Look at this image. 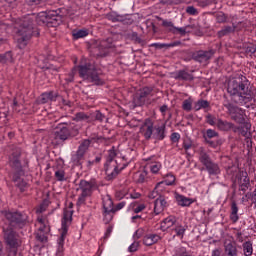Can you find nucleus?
Returning <instances> with one entry per match:
<instances>
[{
    "mask_svg": "<svg viewBox=\"0 0 256 256\" xmlns=\"http://www.w3.org/2000/svg\"><path fill=\"white\" fill-rule=\"evenodd\" d=\"M99 189V185L97 184V180L92 179L90 181L81 180L79 182L78 190L81 191L80 196L78 197V205H83L85 201H87V197H91L93 195V191Z\"/></svg>",
    "mask_w": 256,
    "mask_h": 256,
    "instance_id": "423d86ee",
    "label": "nucleus"
},
{
    "mask_svg": "<svg viewBox=\"0 0 256 256\" xmlns=\"http://www.w3.org/2000/svg\"><path fill=\"white\" fill-rule=\"evenodd\" d=\"M73 221V209L66 208L64 209L63 217H62V227L60 229V238L58 239V248L56 251V256H63V247L65 245V237H67V233L69 231V227Z\"/></svg>",
    "mask_w": 256,
    "mask_h": 256,
    "instance_id": "7ed1b4c3",
    "label": "nucleus"
},
{
    "mask_svg": "<svg viewBox=\"0 0 256 256\" xmlns=\"http://www.w3.org/2000/svg\"><path fill=\"white\" fill-rule=\"evenodd\" d=\"M162 25L165 27V29H168L171 33H174L175 30V25L173 22L168 21V20H163Z\"/></svg>",
    "mask_w": 256,
    "mask_h": 256,
    "instance_id": "c03bdc74",
    "label": "nucleus"
},
{
    "mask_svg": "<svg viewBox=\"0 0 256 256\" xmlns=\"http://www.w3.org/2000/svg\"><path fill=\"white\" fill-rule=\"evenodd\" d=\"M161 241V236L159 234H146L143 238L144 245L148 247L151 245H155V243H159Z\"/></svg>",
    "mask_w": 256,
    "mask_h": 256,
    "instance_id": "aec40b11",
    "label": "nucleus"
},
{
    "mask_svg": "<svg viewBox=\"0 0 256 256\" xmlns=\"http://www.w3.org/2000/svg\"><path fill=\"white\" fill-rule=\"evenodd\" d=\"M87 35H89L87 29H81L73 33L75 39H83V37H87Z\"/></svg>",
    "mask_w": 256,
    "mask_h": 256,
    "instance_id": "a19ab883",
    "label": "nucleus"
},
{
    "mask_svg": "<svg viewBox=\"0 0 256 256\" xmlns=\"http://www.w3.org/2000/svg\"><path fill=\"white\" fill-rule=\"evenodd\" d=\"M154 130H155V127L153 126V120L149 118L146 119L140 127L141 135H143V137L147 140L153 137Z\"/></svg>",
    "mask_w": 256,
    "mask_h": 256,
    "instance_id": "ddd939ff",
    "label": "nucleus"
},
{
    "mask_svg": "<svg viewBox=\"0 0 256 256\" xmlns=\"http://www.w3.org/2000/svg\"><path fill=\"white\" fill-rule=\"evenodd\" d=\"M115 157H117V153H115V150H109L108 159L105 166V171L108 177H117V175H119V171L127 167V164L121 166L119 164V160H115Z\"/></svg>",
    "mask_w": 256,
    "mask_h": 256,
    "instance_id": "0eeeda50",
    "label": "nucleus"
},
{
    "mask_svg": "<svg viewBox=\"0 0 256 256\" xmlns=\"http://www.w3.org/2000/svg\"><path fill=\"white\" fill-rule=\"evenodd\" d=\"M137 249H139V242H137V241H135L128 247V250L130 251V253H135V251H137Z\"/></svg>",
    "mask_w": 256,
    "mask_h": 256,
    "instance_id": "de8ad7c7",
    "label": "nucleus"
},
{
    "mask_svg": "<svg viewBox=\"0 0 256 256\" xmlns=\"http://www.w3.org/2000/svg\"><path fill=\"white\" fill-rule=\"evenodd\" d=\"M51 101H57V93H54V92L43 93L40 96L38 103H41L42 105H44V103H51Z\"/></svg>",
    "mask_w": 256,
    "mask_h": 256,
    "instance_id": "412c9836",
    "label": "nucleus"
},
{
    "mask_svg": "<svg viewBox=\"0 0 256 256\" xmlns=\"http://www.w3.org/2000/svg\"><path fill=\"white\" fill-rule=\"evenodd\" d=\"M103 209L106 215H109V213H113L115 211V207L113 206V200L111 199V196L108 195L103 198Z\"/></svg>",
    "mask_w": 256,
    "mask_h": 256,
    "instance_id": "4be33fe9",
    "label": "nucleus"
},
{
    "mask_svg": "<svg viewBox=\"0 0 256 256\" xmlns=\"http://www.w3.org/2000/svg\"><path fill=\"white\" fill-rule=\"evenodd\" d=\"M252 201L256 204V189L253 191Z\"/></svg>",
    "mask_w": 256,
    "mask_h": 256,
    "instance_id": "774afa93",
    "label": "nucleus"
},
{
    "mask_svg": "<svg viewBox=\"0 0 256 256\" xmlns=\"http://www.w3.org/2000/svg\"><path fill=\"white\" fill-rule=\"evenodd\" d=\"M211 256H222L221 249L216 248V249L212 250Z\"/></svg>",
    "mask_w": 256,
    "mask_h": 256,
    "instance_id": "052dcab7",
    "label": "nucleus"
},
{
    "mask_svg": "<svg viewBox=\"0 0 256 256\" xmlns=\"http://www.w3.org/2000/svg\"><path fill=\"white\" fill-rule=\"evenodd\" d=\"M206 169L210 175H217L219 173V165L216 163L210 162L207 166Z\"/></svg>",
    "mask_w": 256,
    "mask_h": 256,
    "instance_id": "f704fd0d",
    "label": "nucleus"
},
{
    "mask_svg": "<svg viewBox=\"0 0 256 256\" xmlns=\"http://www.w3.org/2000/svg\"><path fill=\"white\" fill-rule=\"evenodd\" d=\"M206 137H208V139H213L215 137H219V133H217L215 130L213 129H208L206 131Z\"/></svg>",
    "mask_w": 256,
    "mask_h": 256,
    "instance_id": "a18cd8bd",
    "label": "nucleus"
},
{
    "mask_svg": "<svg viewBox=\"0 0 256 256\" xmlns=\"http://www.w3.org/2000/svg\"><path fill=\"white\" fill-rule=\"evenodd\" d=\"M187 231V226L182 225L181 223L177 222L174 227L170 231V235L172 237H177L178 239H183L185 237V232Z\"/></svg>",
    "mask_w": 256,
    "mask_h": 256,
    "instance_id": "f3484780",
    "label": "nucleus"
},
{
    "mask_svg": "<svg viewBox=\"0 0 256 256\" xmlns=\"http://www.w3.org/2000/svg\"><path fill=\"white\" fill-rule=\"evenodd\" d=\"M169 207V203H167V200L165 197L160 196L154 201V213L155 215H161L163 211L166 210V208Z\"/></svg>",
    "mask_w": 256,
    "mask_h": 256,
    "instance_id": "dca6fc26",
    "label": "nucleus"
},
{
    "mask_svg": "<svg viewBox=\"0 0 256 256\" xmlns=\"http://www.w3.org/2000/svg\"><path fill=\"white\" fill-rule=\"evenodd\" d=\"M76 118H77L78 120L85 119V115H84L83 113H78V114L76 115Z\"/></svg>",
    "mask_w": 256,
    "mask_h": 256,
    "instance_id": "338daca9",
    "label": "nucleus"
},
{
    "mask_svg": "<svg viewBox=\"0 0 256 256\" xmlns=\"http://www.w3.org/2000/svg\"><path fill=\"white\" fill-rule=\"evenodd\" d=\"M211 57H213V52L211 51H198L194 55L195 61H198V63H204V64L207 63V61H209Z\"/></svg>",
    "mask_w": 256,
    "mask_h": 256,
    "instance_id": "a211bd4d",
    "label": "nucleus"
},
{
    "mask_svg": "<svg viewBox=\"0 0 256 256\" xmlns=\"http://www.w3.org/2000/svg\"><path fill=\"white\" fill-rule=\"evenodd\" d=\"M113 233V227L109 226L106 230L105 237H109Z\"/></svg>",
    "mask_w": 256,
    "mask_h": 256,
    "instance_id": "69168bd1",
    "label": "nucleus"
},
{
    "mask_svg": "<svg viewBox=\"0 0 256 256\" xmlns=\"http://www.w3.org/2000/svg\"><path fill=\"white\" fill-rule=\"evenodd\" d=\"M207 123H209V125H217V121H215V117L208 115L207 116Z\"/></svg>",
    "mask_w": 256,
    "mask_h": 256,
    "instance_id": "4d7b16f0",
    "label": "nucleus"
},
{
    "mask_svg": "<svg viewBox=\"0 0 256 256\" xmlns=\"http://www.w3.org/2000/svg\"><path fill=\"white\" fill-rule=\"evenodd\" d=\"M101 161V157H96L95 160L88 161L87 167H93L96 163H99Z\"/></svg>",
    "mask_w": 256,
    "mask_h": 256,
    "instance_id": "6e6d98bb",
    "label": "nucleus"
},
{
    "mask_svg": "<svg viewBox=\"0 0 256 256\" xmlns=\"http://www.w3.org/2000/svg\"><path fill=\"white\" fill-rule=\"evenodd\" d=\"M174 34H179V35H185L187 33V28L185 27H181V28H177L175 27V30L173 32Z\"/></svg>",
    "mask_w": 256,
    "mask_h": 256,
    "instance_id": "09e8293b",
    "label": "nucleus"
},
{
    "mask_svg": "<svg viewBox=\"0 0 256 256\" xmlns=\"http://www.w3.org/2000/svg\"><path fill=\"white\" fill-rule=\"evenodd\" d=\"M146 205L144 203H139L137 201L132 202L129 207L128 210L132 213H141V211H145L146 209Z\"/></svg>",
    "mask_w": 256,
    "mask_h": 256,
    "instance_id": "5701e85b",
    "label": "nucleus"
},
{
    "mask_svg": "<svg viewBox=\"0 0 256 256\" xmlns=\"http://www.w3.org/2000/svg\"><path fill=\"white\" fill-rule=\"evenodd\" d=\"M78 71L82 79L90 81V83H94V85H103V80L99 77L97 70H93L87 65H81L78 66Z\"/></svg>",
    "mask_w": 256,
    "mask_h": 256,
    "instance_id": "1a4fd4ad",
    "label": "nucleus"
},
{
    "mask_svg": "<svg viewBox=\"0 0 256 256\" xmlns=\"http://www.w3.org/2000/svg\"><path fill=\"white\" fill-rule=\"evenodd\" d=\"M227 91L229 95L238 97V101L241 105L251 103L255 97V92L252 91L249 86V81H247L245 76H238L230 79Z\"/></svg>",
    "mask_w": 256,
    "mask_h": 256,
    "instance_id": "f03ea898",
    "label": "nucleus"
},
{
    "mask_svg": "<svg viewBox=\"0 0 256 256\" xmlns=\"http://www.w3.org/2000/svg\"><path fill=\"white\" fill-rule=\"evenodd\" d=\"M233 31H235V27L226 26L218 32V36L219 37H225V35H229V33H233Z\"/></svg>",
    "mask_w": 256,
    "mask_h": 256,
    "instance_id": "58836bf2",
    "label": "nucleus"
},
{
    "mask_svg": "<svg viewBox=\"0 0 256 256\" xmlns=\"http://www.w3.org/2000/svg\"><path fill=\"white\" fill-rule=\"evenodd\" d=\"M186 13H188V15H197V9L193 6H189L186 9Z\"/></svg>",
    "mask_w": 256,
    "mask_h": 256,
    "instance_id": "603ef678",
    "label": "nucleus"
},
{
    "mask_svg": "<svg viewBox=\"0 0 256 256\" xmlns=\"http://www.w3.org/2000/svg\"><path fill=\"white\" fill-rule=\"evenodd\" d=\"M224 107L227 108V111L231 117L232 121H235V123H238L239 125H243L244 129L241 133L242 135H247V132L251 129V124L245 122V110L231 104V103H225Z\"/></svg>",
    "mask_w": 256,
    "mask_h": 256,
    "instance_id": "20e7f679",
    "label": "nucleus"
},
{
    "mask_svg": "<svg viewBox=\"0 0 256 256\" xmlns=\"http://www.w3.org/2000/svg\"><path fill=\"white\" fill-rule=\"evenodd\" d=\"M183 147H184L185 151H189V149H191V147H193V142H191V140H185L183 143Z\"/></svg>",
    "mask_w": 256,
    "mask_h": 256,
    "instance_id": "3c124183",
    "label": "nucleus"
},
{
    "mask_svg": "<svg viewBox=\"0 0 256 256\" xmlns=\"http://www.w3.org/2000/svg\"><path fill=\"white\" fill-rule=\"evenodd\" d=\"M55 16V12L49 11L40 12L38 15L36 14H28L23 18H20L16 21L14 25L15 36L14 39L18 44L19 49H23L27 47V43L31 36L35 33L33 31V25H35V21L38 23H49V19Z\"/></svg>",
    "mask_w": 256,
    "mask_h": 256,
    "instance_id": "f257e3e1",
    "label": "nucleus"
},
{
    "mask_svg": "<svg viewBox=\"0 0 256 256\" xmlns=\"http://www.w3.org/2000/svg\"><path fill=\"white\" fill-rule=\"evenodd\" d=\"M37 225L39 226V231L42 232V243H47V234L51 231L49 220H47L46 216H38Z\"/></svg>",
    "mask_w": 256,
    "mask_h": 256,
    "instance_id": "f8f14e48",
    "label": "nucleus"
},
{
    "mask_svg": "<svg viewBox=\"0 0 256 256\" xmlns=\"http://www.w3.org/2000/svg\"><path fill=\"white\" fill-rule=\"evenodd\" d=\"M47 209L45 204H42L37 210L36 213H43Z\"/></svg>",
    "mask_w": 256,
    "mask_h": 256,
    "instance_id": "e2e57ef3",
    "label": "nucleus"
},
{
    "mask_svg": "<svg viewBox=\"0 0 256 256\" xmlns=\"http://www.w3.org/2000/svg\"><path fill=\"white\" fill-rule=\"evenodd\" d=\"M200 7H207L213 0H197Z\"/></svg>",
    "mask_w": 256,
    "mask_h": 256,
    "instance_id": "864d4df0",
    "label": "nucleus"
},
{
    "mask_svg": "<svg viewBox=\"0 0 256 256\" xmlns=\"http://www.w3.org/2000/svg\"><path fill=\"white\" fill-rule=\"evenodd\" d=\"M175 79L179 81H193V75L185 70H180L176 73Z\"/></svg>",
    "mask_w": 256,
    "mask_h": 256,
    "instance_id": "a878e982",
    "label": "nucleus"
},
{
    "mask_svg": "<svg viewBox=\"0 0 256 256\" xmlns=\"http://www.w3.org/2000/svg\"><path fill=\"white\" fill-rule=\"evenodd\" d=\"M69 135L70 133L67 128V124H59L54 130V139L56 143L67 141V139H69Z\"/></svg>",
    "mask_w": 256,
    "mask_h": 256,
    "instance_id": "9b49d317",
    "label": "nucleus"
},
{
    "mask_svg": "<svg viewBox=\"0 0 256 256\" xmlns=\"http://www.w3.org/2000/svg\"><path fill=\"white\" fill-rule=\"evenodd\" d=\"M0 63H13V54L11 52L0 54Z\"/></svg>",
    "mask_w": 256,
    "mask_h": 256,
    "instance_id": "c9c22d12",
    "label": "nucleus"
},
{
    "mask_svg": "<svg viewBox=\"0 0 256 256\" xmlns=\"http://www.w3.org/2000/svg\"><path fill=\"white\" fill-rule=\"evenodd\" d=\"M216 126L220 131H231L233 129V123L222 119L217 120Z\"/></svg>",
    "mask_w": 256,
    "mask_h": 256,
    "instance_id": "b1692460",
    "label": "nucleus"
},
{
    "mask_svg": "<svg viewBox=\"0 0 256 256\" xmlns=\"http://www.w3.org/2000/svg\"><path fill=\"white\" fill-rule=\"evenodd\" d=\"M209 108V101L207 100H198L197 102L194 103V111H201V109H207Z\"/></svg>",
    "mask_w": 256,
    "mask_h": 256,
    "instance_id": "473e14b6",
    "label": "nucleus"
},
{
    "mask_svg": "<svg viewBox=\"0 0 256 256\" xmlns=\"http://www.w3.org/2000/svg\"><path fill=\"white\" fill-rule=\"evenodd\" d=\"M175 175L168 173L165 175L164 177V181H161V183H163V185H173L175 183Z\"/></svg>",
    "mask_w": 256,
    "mask_h": 256,
    "instance_id": "4c0bfd02",
    "label": "nucleus"
},
{
    "mask_svg": "<svg viewBox=\"0 0 256 256\" xmlns=\"http://www.w3.org/2000/svg\"><path fill=\"white\" fill-rule=\"evenodd\" d=\"M237 213H239V207H237L236 202H232L230 219L233 223H237L239 221V215Z\"/></svg>",
    "mask_w": 256,
    "mask_h": 256,
    "instance_id": "cd10ccee",
    "label": "nucleus"
},
{
    "mask_svg": "<svg viewBox=\"0 0 256 256\" xmlns=\"http://www.w3.org/2000/svg\"><path fill=\"white\" fill-rule=\"evenodd\" d=\"M129 193H130L129 188H123L121 190L116 191L115 197L118 200L125 199V198L129 199Z\"/></svg>",
    "mask_w": 256,
    "mask_h": 256,
    "instance_id": "72a5a7b5",
    "label": "nucleus"
},
{
    "mask_svg": "<svg viewBox=\"0 0 256 256\" xmlns=\"http://www.w3.org/2000/svg\"><path fill=\"white\" fill-rule=\"evenodd\" d=\"M123 207H125V202H120L116 205V207H114V211H112V213H115V211H121V209H123Z\"/></svg>",
    "mask_w": 256,
    "mask_h": 256,
    "instance_id": "13d9d810",
    "label": "nucleus"
},
{
    "mask_svg": "<svg viewBox=\"0 0 256 256\" xmlns=\"http://www.w3.org/2000/svg\"><path fill=\"white\" fill-rule=\"evenodd\" d=\"M181 139V135L177 132L171 134V141L172 143H177Z\"/></svg>",
    "mask_w": 256,
    "mask_h": 256,
    "instance_id": "8fccbe9b",
    "label": "nucleus"
},
{
    "mask_svg": "<svg viewBox=\"0 0 256 256\" xmlns=\"http://www.w3.org/2000/svg\"><path fill=\"white\" fill-rule=\"evenodd\" d=\"M10 165L16 171L13 176L14 183L17 185V187H19L20 190L25 191V187H27V182L21 179V176L25 175V170H23L21 162L19 161V152L10 156Z\"/></svg>",
    "mask_w": 256,
    "mask_h": 256,
    "instance_id": "39448f33",
    "label": "nucleus"
},
{
    "mask_svg": "<svg viewBox=\"0 0 256 256\" xmlns=\"http://www.w3.org/2000/svg\"><path fill=\"white\" fill-rule=\"evenodd\" d=\"M240 183L242 187H249V176L247 175V171L240 172Z\"/></svg>",
    "mask_w": 256,
    "mask_h": 256,
    "instance_id": "e433bc0d",
    "label": "nucleus"
},
{
    "mask_svg": "<svg viewBox=\"0 0 256 256\" xmlns=\"http://www.w3.org/2000/svg\"><path fill=\"white\" fill-rule=\"evenodd\" d=\"M224 252L226 256H239L237 242H235L233 238L224 241Z\"/></svg>",
    "mask_w": 256,
    "mask_h": 256,
    "instance_id": "4468645a",
    "label": "nucleus"
},
{
    "mask_svg": "<svg viewBox=\"0 0 256 256\" xmlns=\"http://www.w3.org/2000/svg\"><path fill=\"white\" fill-rule=\"evenodd\" d=\"M139 197H141V194L137 193V192H129V199H139Z\"/></svg>",
    "mask_w": 256,
    "mask_h": 256,
    "instance_id": "bf43d9fd",
    "label": "nucleus"
},
{
    "mask_svg": "<svg viewBox=\"0 0 256 256\" xmlns=\"http://www.w3.org/2000/svg\"><path fill=\"white\" fill-rule=\"evenodd\" d=\"M165 189V187L163 186V182H159L156 187L154 188V190L152 192L149 193L148 197L149 199H155L157 198V196L160 193H163V190Z\"/></svg>",
    "mask_w": 256,
    "mask_h": 256,
    "instance_id": "c85d7f7f",
    "label": "nucleus"
},
{
    "mask_svg": "<svg viewBox=\"0 0 256 256\" xmlns=\"http://www.w3.org/2000/svg\"><path fill=\"white\" fill-rule=\"evenodd\" d=\"M54 177L57 181H65V170L64 169H57L54 172Z\"/></svg>",
    "mask_w": 256,
    "mask_h": 256,
    "instance_id": "79ce46f5",
    "label": "nucleus"
},
{
    "mask_svg": "<svg viewBox=\"0 0 256 256\" xmlns=\"http://www.w3.org/2000/svg\"><path fill=\"white\" fill-rule=\"evenodd\" d=\"M4 238L10 249H17L21 245V241L17 238V233L12 229L4 230Z\"/></svg>",
    "mask_w": 256,
    "mask_h": 256,
    "instance_id": "9d476101",
    "label": "nucleus"
},
{
    "mask_svg": "<svg viewBox=\"0 0 256 256\" xmlns=\"http://www.w3.org/2000/svg\"><path fill=\"white\" fill-rule=\"evenodd\" d=\"M244 256L253 255V242L246 241L242 244Z\"/></svg>",
    "mask_w": 256,
    "mask_h": 256,
    "instance_id": "2f4dec72",
    "label": "nucleus"
},
{
    "mask_svg": "<svg viewBox=\"0 0 256 256\" xmlns=\"http://www.w3.org/2000/svg\"><path fill=\"white\" fill-rule=\"evenodd\" d=\"M175 225H177L175 216H169L161 222V229L162 231H167V229H169L170 232L175 227Z\"/></svg>",
    "mask_w": 256,
    "mask_h": 256,
    "instance_id": "6ab92c4d",
    "label": "nucleus"
},
{
    "mask_svg": "<svg viewBox=\"0 0 256 256\" xmlns=\"http://www.w3.org/2000/svg\"><path fill=\"white\" fill-rule=\"evenodd\" d=\"M226 17H225V14H219L218 16H217V21H218V23H224V21H226Z\"/></svg>",
    "mask_w": 256,
    "mask_h": 256,
    "instance_id": "680f3d73",
    "label": "nucleus"
},
{
    "mask_svg": "<svg viewBox=\"0 0 256 256\" xmlns=\"http://www.w3.org/2000/svg\"><path fill=\"white\" fill-rule=\"evenodd\" d=\"M200 156L199 161L204 164V166H208L210 163H212L211 158L209 157V154L205 152V149L203 147L199 148Z\"/></svg>",
    "mask_w": 256,
    "mask_h": 256,
    "instance_id": "bb28decb",
    "label": "nucleus"
},
{
    "mask_svg": "<svg viewBox=\"0 0 256 256\" xmlns=\"http://www.w3.org/2000/svg\"><path fill=\"white\" fill-rule=\"evenodd\" d=\"M91 145V141L89 140H84L77 151V157L78 159L83 158V155H85V153H87V149H89V146Z\"/></svg>",
    "mask_w": 256,
    "mask_h": 256,
    "instance_id": "393cba45",
    "label": "nucleus"
},
{
    "mask_svg": "<svg viewBox=\"0 0 256 256\" xmlns=\"http://www.w3.org/2000/svg\"><path fill=\"white\" fill-rule=\"evenodd\" d=\"M151 97H153V88L144 87L140 89L133 97L134 107H143V105H151Z\"/></svg>",
    "mask_w": 256,
    "mask_h": 256,
    "instance_id": "6e6552de",
    "label": "nucleus"
},
{
    "mask_svg": "<svg viewBox=\"0 0 256 256\" xmlns=\"http://www.w3.org/2000/svg\"><path fill=\"white\" fill-rule=\"evenodd\" d=\"M161 167H162L161 162H154V163L150 164V171L154 175H157V173H159V171H161Z\"/></svg>",
    "mask_w": 256,
    "mask_h": 256,
    "instance_id": "37998d69",
    "label": "nucleus"
},
{
    "mask_svg": "<svg viewBox=\"0 0 256 256\" xmlns=\"http://www.w3.org/2000/svg\"><path fill=\"white\" fill-rule=\"evenodd\" d=\"M5 217L10 221L11 225H16L17 227H23L25 221H27V216H21L18 213H8Z\"/></svg>",
    "mask_w": 256,
    "mask_h": 256,
    "instance_id": "2eb2a0df",
    "label": "nucleus"
},
{
    "mask_svg": "<svg viewBox=\"0 0 256 256\" xmlns=\"http://www.w3.org/2000/svg\"><path fill=\"white\" fill-rule=\"evenodd\" d=\"M133 237L134 239H141V237H143V229L139 228L138 230H136Z\"/></svg>",
    "mask_w": 256,
    "mask_h": 256,
    "instance_id": "5fc2aeb1",
    "label": "nucleus"
},
{
    "mask_svg": "<svg viewBox=\"0 0 256 256\" xmlns=\"http://www.w3.org/2000/svg\"><path fill=\"white\" fill-rule=\"evenodd\" d=\"M154 129V137L159 139V141H163V139H165V125L156 126Z\"/></svg>",
    "mask_w": 256,
    "mask_h": 256,
    "instance_id": "7c9ffc66",
    "label": "nucleus"
},
{
    "mask_svg": "<svg viewBox=\"0 0 256 256\" xmlns=\"http://www.w3.org/2000/svg\"><path fill=\"white\" fill-rule=\"evenodd\" d=\"M182 109L187 112L191 111V109H193V100L191 98L184 100L182 103Z\"/></svg>",
    "mask_w": 256,
    "mask_h": 256,
    "instance_id": "ea45409f",
    "label": "nucleus"
},
{
    "mask_svg": "<svg viewBox=\"0 0 256 256\" xmlns=\"http://www.w3.org/2000/svg\"><path fill=\"white\" fill-rule=\"evenodd\" d=\"M176 200L178 202V205L181 207H189V205H192L193 199L187 198L183 195H177Z\"/></svg>",
    "mask_w": 256,
    "mask_h": 256,
    "instance_id": "c756f323",
    "label": "nucleus"
},
{
    "mask_svg": "<svg viewBox=\"0 0 256 256\" xmlns=\"http://www.w3.org/2000/svg\"><path fill=\"white\" fill-rule=\"evenodd\" d=\"M175 43L170 44H161V43H154L152 44V47H156L157 49H163L164 47H175Z\"/></svg>",
    "mask_w": 256,
    "mask_h": 256,
    "instance_id": "49530a36",
    "label": "nucleus"
},
{
    "mask_svg": "<svg viewBox=\"0 0 256 256\" xmlns=\"http://www.w3.org/2000/svg\"><path fill=\"white\" fill-rule=\"evenodd\" d=\"M236 237L239 243H243V233L241 232L236 233Z\"/></svg>",
    "mask_w": 256,
    "mask_h": 256,
    "instance_id": "0e129e2a",
    "label": "nucleus"
}]
</instances>
